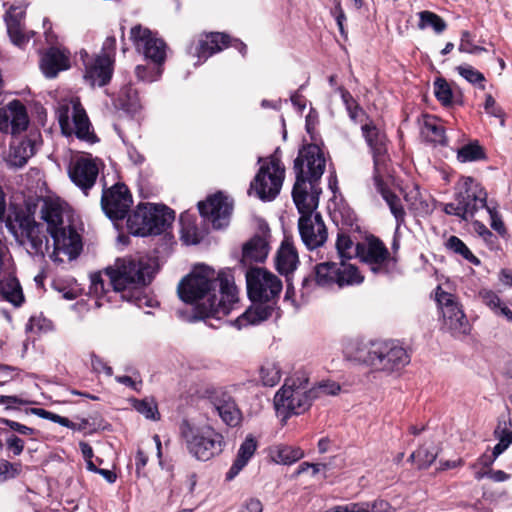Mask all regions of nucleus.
Instances as JSON below:
<instances>
[{"label":"nucleus","mask_w":512,"mask_h":512,"mask_svg":"<svg viewBox=\"0 0 512 512\" xmlns=\"http://www.w3.org/2000/svg\"><path fill=\"white\" fill-rule=\"evenodd\" d=\"M180 299L196 306L201 318L220 320L239 306V291L230 270L216 272L197 264L178 285Z\"/></svg>","instance_id":"1"},{"label":"nucleus","mask_w":512,"mask_h":512,"mask_svg":"<svg viewBox=\"0 0 512 512\" xmlns=\"http://www.w3.org/2000/svg\"><path fill=\"white\" fill-rule=\"evenodd\" d=\"M157 271L156 261L149 257H124L106 269L109 285L123 300L137 307H153L155 300L147 296L145 287L150 284Z\"/></svg>","instance_id":"2"},{"label":"nucleus","mask_w":512,"mask_h":512,"mask_svg":"<svg viewBox=\"0 0 512 512\" xmlns=\"http://www.w3.org/2000/svg\"><path fill=\"white\" fill-rule=\"evenodd\" d=\"M23 233V244L27 252L35 258L42 259L47 255L53 262L62 263L64 257L69 261L74 260L82 250L81 236L71 224L50 233L53 239L52 249L41 224L27 222L23 227Z\"/></svg>","instance_id":"3"},{"label":"nucleus","mask_w":512,"mask_h":512,"mask_svg":"<svg viewBox=\"0 0 512 512\" xmlns=\"http://www.w3.org/2000/svg\"><path fill=\"white\" fill-rule=\"evenodd\" d=\"M247 293L253 305L231 324L237 329L256 325L269 319L274 312L272 301L282 290L281 280L264 268H251L246 273Z\"/></svg>","instance_id":"4"},{"label":"nucleus","mask_w":512,"mask_h":512,"mask_svg":"<svg viewBox=\"0 0 512 512\" xmlns=\"http://www.w3.org/2000/svg\"><path fill=\"white\" fill-rule=\"evenodd\" d=\"M488 195L482 185L470 176H462L455 185L454 202L443 204V211L461 220L475 217L480 209H485L490 217V226L499 235L506 234V227L498 212V205L488 202Z\"/></svg>","instance_id":"5"},{"label":"nucleus","mask_w":512,"mask_h":512,"mask_svg":"<svg viewBox=\"0 0 512 512\" xmlns=\"http://www.w3.org/2000/svg\"><path fill=\"white\" fill-rule=\"evenodd\" d=\"M345 353L349 359L386 375L399 372L410 362L406 349L395 341L357 343Z\"/></svg>","instance_id":"6"},{"label":"nucleus","mask_w":512,"mask_h":512,"mask_svg":"<svg viewBox=\"0 0 512 512\" xmlns=\"http://www.w3.org/2000/svg\"><path fill=\"white\" fill-rule=\"evenodd\" d=\"M179 431L187 451L197 460L208 461L225 447L223 435L208 424H193L184 420Z\"/></svg>","instance_id":"7"},{"label":"nucleus","mask_w":512,"mask_h":512,"mask_svg":"<svg viewBox=\"0 0 512 512\" xmlns=\"http://www.w3.org/2000/svg\"><path fill=\"white\" fill-rule=\"evenodd\" d=\"M305 373H296L288 378L274 396V407L277 416L285 422L291 415L304 413L311 405L314 390L308 387Z\"/></svg>","instance_id":"8"},{"label":"nucleus","mask_w":512,"mask_h":512,"mask_svg":"<svg viewBox=\"0 0 512 512\" xmlns=\"http://www.w3.org/2000/svg\"><path fill=\"white\" fill-rule=\"evenodd\" d=\"M174 216V211L164 205L139 204L128 216L127 227L133 235H158L172 223Z\"/></svg>","instance_id":"9"},{"label":"nucleus","mask_w":512,"mask_h":512,"mask_svg":"<svg viewBox=\"0 0 512 512\" xmlns=\"http://www.w3.org/2000/svg\"><path fill=\"white\" fill-rule=\"evenodd\" d=\"M260 168L250 183L248 193L254 194L262 201L274 200L281 191L285 168L281 163L277 152L268 158H258Z\"/></svg>","instance_id":"10"},{"label":"nucleus","mask_w":512,"mask_h":512,"mask_svg":"<svg viewBox=\"0 0 512 512\" xmlns=\"http://www.w3.org/2000/svg\"><path fill=\"white\" fill-rule=\"evenodd\" d=\"M57 117L64 135H76L81 140L95 142V135L90 129V121L78 98L71 97L60 101L57 107Z\"/></svg>","instance_id":"11"},{"label":"nucleus","mask_w":512,"mask_h":512,"mask_svg":"<svg viewBox=\"0 0 512 512\" xmlns=\"http://www.w3.org/2000/svg\"><path fill=\"white\" fill-rule=\"evenodd\" d=\"M314 272L316 284L322 287L355 285L362 283L364 279L355 265L345 261L319 263Z\"/></svg>","instance_id":"12"},{"label":"nucleus","mask_w":512,"mask_h":512,"mask_svg":"<svg viewBox=\"0 0 512 512\" xmlns=\"http://www.w3.org/2000/svg\"><path fill=\"white\" fill-rule=\"evenodd\" d=\"M229 45L235 47L244 56L247 47L243 42L234 40L230 42L228 35L219 32H211L200 35L197 39L193 40L187 48V52L192 57L198 59L195 63L200 65L204 63L212 55L222 51Z\"/></svg>","instance_id":"13"},{"label":"nucleus","mask_w":512,"mask_h":512,"mask_svg":"<svg viewBox=\"0 0 512 512\" xmlns=\"http://www.w3.org/2000/svg\"><path fill=\"white\" fill-rule=\"evenodd\" d=\"M102 161L91 154L82 153L73 156L68 166L70 180L85 194L95 185Z\"/></svg>","instance_id":"14"},{"label":"nucleus","mask_w":512,"mask_h":512,"mask_svg":"<svg viewBox=\"0 0 512 512\" xmlns=\"http://www.w3.org/2000/svg\"><path fill=\"white\" fill-rule=\"evenodd\" d=\"M136 51L142 54L145 59L153 64L161 66L166 60V43L158 37L156 32L140 24L135 25L130 30L129 35Z\"/></svg>","instance_id":"15"},{"label":"nucleus","mask_w":512,"mask_h":512,"mask_svg":"<svg viewBox=\"0 0 512 512\" xmlns=\"http://www.w3.org/2000/svg\"><path fill=\"white\" fill-rule=\"evenodd\" d=\"M136 51L142 54L145 59L153 64L161 66L166 60V43L158 37L156 32L140 24L135 25L130 30L129 35Z\"/></svg>","instance_id":"16"},{"label":"nucleus","mask_w":512,"mask_h":512,"mask_svg":"<svg viewBox=\"0 0 512 512\" xmlns=\"http://www.w3.org/2000/svg\"><path fill=\"white\" fill-rule=\"evenodd\" d=\"M436 301L441 310L444 328L453 335L467 334L469 323L456 297L438 287L436 290Z\"/></svg>","instance_id":"17"},{"label":"nucleus","mask_w":512,"mask_h":512,"mask_svg":"<svg viewBox=\"0 0 512 512\" xmlns=\"http://www.w3.org/2000/svg\"><path fill=\"white\" fill-rule=\"evenodd\" d=\"M325 162L324 154L318 145L304 146L294 161L296 178L301 177L309 182H318L324 173Z\"/></svg>","instance_id":"18"},{"label":"nucleus","mask_w":512,"mask_h":512,"mask_svg":"<svg viewBox=\"0 0 512 512\" xmlns=\"http://www.w3.org/2000/svg\"><path fill=\"white\" fill-rule=\"evenodd\" d=\"M359 258L376 275L390 274L396 267V260L390 256L385 245L376 238L363 243Z\"/></svg>","instance_id":"19"},{"label":"nucleus","mask_w":512,"mask_h":512,"mask_svg":"<svg viewBox=\"0 0 512 512\" xmlns=\"http://www.w3.org/2000/svg\"><path fill=\"white\" fill-rule=\"evenodd\" d=\"M201 216L210 222L215 229H222L229 225L233 201L222 192L215 193L205 201L198 203Z\"/></svg>","instance_id":"20"},{"label":"nucleus","mask_w":512,"mask_h":512,"mask_svg":"<svg viewBox=\"0 0 512 512\" xmlns=\"http://www.w3.org/2000/svg\"><path fill=\"white\" fill-rule=\"evenodd\" d=\"M131 205L132 196L124 184L117 183L102 193L101 206L111 220L124 219Z\"/></svg>","instance_id":"21"},{"label":"nucleus","mask_w":512,"mask_h":512,"mask_svg":"<svg viewBox=\"0 0 512 512\" xmlns=\"http://www.w3.org/2000/svg\"><path fill=\"white\" fill-rule=\"evenodd\" d=\"M361 130L373 156L374 174H384L389 161L385 133L372 122L362 125Z\"/></svg>","instance_id":"22"},{"label":"nucleus","mask_w":512,"mask_h":512,"mask_svg":"<svg viewBox=\"0 0 512 512\" xmlns=\"http://www.w3.org/2000/svg\"><path fill=\"white\" fill-rule=\"evenodd\" d=\"M40 214L41 219L46 223L49 234L71 224V208L58 197L45 198Z\"/></svg>","instance_id":"23"},{"label":"nucleus","mask_w":512,"mask_h":512,"mask_svg":"<svg viewBox=\"0 0 512 512\" xmlns=\"http://www.w3.org/2000/svg\"><path fill=\"white\" fill-rule=\"evenodd\" d=\"M321 190L316 181H306V179L297 177L293 187V201L301 216L317 214L315 210L318 207L319 194Z\"/></svg>","instance_id":"24"},{"label":"nucleus","mask_w":512,"mask_h":512,"mask_svg":"<svg viewBox=\"0 0 512 512\" xmlns=\"http://www.w3.org/2000/svg\"><path fill=\"white\" fill-rule=\"evenodd\" d=\"M298 229L302 242L310 250L322 246L327 240V229L319 213L300 216Z\"/></svg>","instance_id":"25"},{"label":"nucleus","mask_w":512,"mask_h":512,"mask_svg":"<svg viewBox=\"0 0 512 512\" xmlns=\"http://www.w3.org/2000/svg\"><path fill=\"white\" fill-rule=\"evenodd\" d=\"M25 14L26 6L18 3L12 4L4 15L9 38L15 46L20 48H23L34 34L32 31H26L23 26Z\"/></svg>","instance_id":"26"},{"label":"nucleus","mask_w":512,"mask_h":512,"mask_svg":"<svg viewBox=\"0 0 512 512\" xmlns=\"http://www.w3.org/2000/svg\"><path fill=\"white\" fill-rule=\"evenodd\" d=\"M29 119L25 106L13 100L0 108V131L16 135L26 130Z\"/></svg>","instance_id":"27"},{"label":"nucleus","mask_w":512,"mask_h":512,"mask_svg":"<svg viewBox=\"0 0 512 512\" xmlns=\"http://www.w3.org/2000/svg\"><path fill=\"white\" fill-rule=\"evenodd\" d=\"M41 143L39 132H30L29 135L20 141L11 143L6 162L10 167L21 168L28 159L32 157Z\"/></svg>","instance_id":"28"},{"label":"nucleus","mask_w":512,"mask_h":512,"mask_svg":"<svg viewBox=\"0 0 512 512\" xmlns=\"http://www.w3.org/2000/svg\"><path fill=\"white\" fill-rule=\"evenodd\" d=\"M85 81L91 86H104L112 76L113 59L110 55L103 53L95 58L85 60Z\"/></svg>","instance_id":"29"},{"label":"nucleus","mask_w":512,"mask_h":512,"mask_svg":"<svg viewBox=\"0 0 512 512\" xmlns=\"http://www.w3.org/2000/svg\"><path fill=\"white\" fill-rule=\"evenodd\" d=\"M40 67L48 78H54L60 71L70 67L69 53L57 47L49 48L42 56Z\"/></svg>","instance_id":"30"},{"label":"nucleus","mask_w":512,"mask_h":512,"mask_svg":"<svg viewBox=\"0 0 512 512\" xmlns=\"http://www.w3.org/2000/svg\"><path fill=\"white\" fill-rule=\"evenodd\" d=\"M382 176L383 174H373L374 185L376 190L382 195L383 199L388 205L392 215L396 220V228L399 229L405 221L406 213L400 198L385 187L382 181Z\"/></svg>","instance_id":"31"},{"label":"nucleus","mask_w":512,"mask_h":512,"mask_svg":"<svg viewBox=\"0 0 512 512\" xmlns=\"http://www.w3.org/2000/svg\"><path fill=\"white\" fill-rule=\"evenodd\" d=\"M213 407L222 421L231 427L240 424L242 415L235 401L227 394H222L213 400Z\"/></svg>","instance_id":"32"},{"label":"nucleus","mask_w":512,"mask_h":512,"mask_svg":"<svg viewBox=\"0 0 512 512\" xmlns=\"http://www.w3.org/2000/svg\"><path fill=\"white\" fill-rule=\"evenodd\" d=\"M257 446L256 439L252 435H247L245 440L241 443L236 458L226 474V479L232 480L243 470L255 454Z\"/></svg>","instance_id":"33"},{"label":"nucleus","mask_w":512,"mask_h":512,"mask_svg":"<svg viewBox=\"0 0 512 512\" xmlns=\"http://www.w3.org/2000/svg\"><path fill=\"white\" fill-rule=\"evenodd\" d=\"M0 295L14 306H20L24 301L22 288L10 268L0 276Z\"/></svg>","instance_id":"34"},{"label":"nucleus","mask_w":512,"mask_h":512,"mask_svg":"<svg viewBox=\"0 0 512 512\" xmlns=\"http://www.w3.org/2000/svg\"><path fill=\"white\" fill-rule=\"evenodd\" d=\"M298 263L299 258L295 247L289 239L285 238L276 254V269L279 273L288 275L297 268Z\"/></svg>","instance_id":"35"},{"label":"nucleus","mask_w":512,"mask_h":512,"mask_svg":"<svg viewBox=\"0 0 512 512\" xmlns=\"http://www.w3.org/2000/svg\"><path fill=\"white\" fill-rule=\"evenodd\" d=\"M269 253V244L265 236H255L251 238L244 246L242 252V262L249 264L252 262H262Z\"/></svg>","instance_id":"36"},{"label":"nucleus","mask_w":512,"mask_h":512,"mask_svg":"<svg viewBox=\"0 0 512 512\" xmlns=\"http://www.w3.org/2000/svg\"><path fill=\"white\" fill-rule=\"evenodd\" d=\"M269 456L277 464L291 465L300 460L304 453L298 447L288 445H276L270 448Z\"/></svg>","instance_id":"37"},{"label":"nucleus","mask_w":512,"mask_h":512,"mask_svg":"<svg viewBox=\"0 0 512 512\" xmlns=\"http://www.w3.org/2000/svg\"><path fill=\"white\" fill-rule=\"evenodd\" d=\"M363 243H355L344 232H339L336 240V250L340 261L347 262L354 257H359Z\"/></svg>","instance_id":"38"},{"label":"nucleus","mask_w":512,"mask_h":512,"mask_svg":"<svg viewBox=\"0 0 512 512\" xmlns=\"http://www.w3.org/2000/svg\"><path fill=\"white\" fill-rule=\"evenodd\" d=\"M181 239L187 245H195L200 242L201 235L196 225L195 216L189 212L180 215Z\"/></svg>","instance_id":"39"},{"label":"nucleus","mask_w":512,"mask_h":512,"mask_svg":"<svg viewBox=\"0 0 512 512\" xmlns=\"http://www.w3.org/2000/svg\"><path fill=\"white\" fill-rule=\"evenodd\" d=\"M118 105L128 113L135 114L141 109L140 98L132 86L123 87L118 95Z\"/></svg>","instance_id":"40"},{"label":"nucleus","mask_w":512,"mask_h":512,"mask_svg":"<svg viewBox=\"0 0 512 512\" xmlns=\"http://www.w3.org/2000/svg\"><path fill=\"white\" fill-rule=\"evenodd\" d=\"M446 248L451 252L462 256L465 260L474 265H480V260L471 252L467 245L457 236H450L446 243Z\"/></svg>","instance_id":"41"},{"label":"nucleus","mask_w":512,"mask_h":512,"mask_svg":"<svg viewBox=\"0 0 512 512\" xmlns=\"http://www.w3.org/2000/svg\"><path fill=\"white\" fill-rule=\"evenodd\" d=\"M336 91L340 94L350 119L354 122L362 121V118L365 116V113L363 109L353 99L352 95L341 86L337 87Z\"/></svg>","instance_id":"42"},{"label":"nucleus","mask_w":512,"mask_h":512,"mask_svg":"<svg viewBox=\"0 0 512 512\" xmlns=\"http://www.w3.org/2000/svg\"><path fill=\"white\" fill-rule=\"evenodd\" d=\"M260 377L263 385L273 387L281 379V367L276 362H266L260 369Z\"/></svg>","instance_id":"43"},{"label":"nucleus","mask_w":512,"mask_h":512,"mask_svg":"<svg viewBox=\"0 0 512 512\" xmlns=\"http://www.w3.org/2000/svg\"><path fill=\"white\" fill-rule=\"evenodd\" d=\"M434 95L443 106L453 104V91L444 78H437L433 83Z\"/></svg>","instance_id":"44"},{"label":"nucleus","mask_w":512,"mask_h":512,"mask_svg":"<svg viewBox=\"0 0 512 512\" xmlns=\"http://www.w3.org/2000/svg\"><path fill=\"white\" fill-rule=\"evenodd\" d=\"M457 72L467 82L472 85L478 86L481 89H485V76L483 73L475 69L469 64H462L456 67Z\"/></svg>","instance_id":"45"},{"label":"nucleus","mask_w":512,"mask_h":512,"mask_svg":"<svg viewBox=\"0 0 512 512\" xmlns=\"http://www.w3.org/2000/svg\"><path fill=\"white\" fill-rule=\"evenodd\" d=\"M133 407L138 413L142 414L147 419L154 421L160 419L157 404L155 400L152 398L135 400L133 403Z\"/></svg>","instance_id":"46"},{"label":"nucleus","mask_w":512,"mask_h":512,"mask_svg":"<svg viewBox=\"0 0 512 512\" xmlns=\"http://www.w3.org/2000/svg\"><path fill=\"white\" fill-rule=\"evenodd\" d=\"M422 134L431 142L443 144L445 142L444 129L434 119H427L422 127Z\"/></svg>","instance_id":"47"},{"label":"nucleus","mask_w":512,"mask_h":512,"mask_svg":"<svg viewBox=\"0 0 512 512\" xmlns=\"http://www.w3.org/2000/svg\"><path fill=\"white\" fill-rule=\"evenodd\" d=\"M419 28L424 29L427 26H431L436 33H441L446 29L445 21L437 14L430 11H422L419 13Z\"/></svg>","instance_id":"48"},{"label":"nucleus","mask_w":512,"mask_h":512,"mask_svg":"<svg viewBox=\"0 0 512 512\" xmlns=\"http://www.w3.org/2000/svg\"><path fill=\"white\" fill-rule=\"evenodd\" d=\"M478 298L496 314L502 315V309L508 308L492 290L481 289L478 293Z\"/></svg>","instance_id":"49"},{"label":"nucleus","mask_w":512,"mask_h":512,"mask_svg":"<svg viewBox=\"0 0 512 512\" xmlns=\"http://www.w3.org/2000/svg\"><path fill=\"white\" fill-rule=\"evenodd\" d=\"M484 158L482 148L474 143L464 145L458 150L457 159L462 162H472Z\"/></svg>","instance_id":"50"},{"label":"nucleus","mask_w":512,"mask_h":512,"mask_svg":"<svg viewBox=\"0 0 512 512\" xmlns=\"http://www.w3.org/2000/svg\"><path fill=\"white\" fill-rule=\"evenodd\" d=\"M31 413L42 418V419H46V420H50L54 423H58L61 426H64V427H67V428H70L73 430L79 429L77 427V425L74 422L70 421L68 418L60 416L51 411H48V410H45L42 408H32Z\"/></svg>","instance_id":"51"},{"label":"nucleus","mask_w":512,"mask_h":512,"mask_svg":"<svg viewBox=\"0 0 512 512\" xmlns=\"http://www.w3.org/2000/svg\"><path fill=\"white\" fill-rule=\"evenodd\" d=\"M135 74L138 80L151 83L160 78L162 69L161 66L155 64L153 67L148 65H138L135 68Z\"/></svg>","instance_id":"52"},{"label":"nucleus","mask_w":512,"mask_h":512,"mask_svg":"<svg viewBox=\"0 0 512 512\" xmlns=\"http://www.w3.org/2000/svg\"><path fill=\"white\" fill-rule=\"evenodd\" d=\"M21 471V463H12L8 460L0 459V482L15 478Z\"/></svg>","instance_id":"53"},{"label":"nucleus","mask_w":512,"mask_h":512,"mask_svg":"<svg viewBox=\"0 0 512 512\" xmlns=\"http://www.w3.org/2000/svg\"><path fill=\"white\" fill-rule=\"evenodd\" d=\"M90 292L97 297L96 305L102 306L101 300L106 297L109 291L105 289L104 280L101 275L95 274L91 276Z\"/></svg>","instance_id":"54"},{"label":"nucleus","mask_w":512,"mask_h":512,"mask_svg":"<svg viewBox=\"0 0 512 512\" xmlns=\"http://www.w3.org/2000/svg\"><path fill=\"white\" fill-rule=\"evenodd\" d=\"M437 454L435 447H420L418 449V468L429 467L435 461Z\"/></svg>","instance_id":"55"},{"label":"nucleus","mask_w":512,"mask_h":512,"mask_svg":"<svg viewBox=\"0 0 512 512\" xmlns=\"http://www.w3.org/2000/svg\"><path fill=\"white\" fill-rule=\"evenodd\" d=\"M474 231L487 243V245L494 249L498 245L497 237L482 223L475 221L473 223Z\"/></svg>","instance_id":"56"},{"label":"nucleus","mask_w":512,"mask_h":512,"mask_svg":"<svg viewBox=\"0 0 512 512\" xmlns=\"http://www.w3.org/2000/svg\"><path fill=\"white\" fill-rule=\"evenodd\" d=\"M6 451L13 456H19L25 447L24 441L14 434H10L5 440Z\"/></svg>","instance_id":"57"},{"label":"nucleus","mask_w":512,"mask_h":512,"mask_svg":"<svg viewBox=\"0 0 512 512\" xmlns=\"http://www.w3.org/2000/svg\"><path fill=\"white\" fill-rule=\"evenodd\" d=\"M495 437L498 440L508 439L512 443V423L510 420L502 418L498 421V425L495 429Z\"/></svg>","instance_id":"58"},{"label":"nucleus","mask_w":512,"mask_h":512,"mask_svg":"<svg viewBox=\"0 0 512 512\" xmlns=\"http://www.w3.org/2000/svg\"><path fill=\"white\" fill-rule=\"evenodd\" d=\"M327 512H369L368 502L348 503L335 506Z\"/></svg>","instance_id":"59"},{"label":"nucleus","mask_w":512,"mask_h":512,"mask_svg":"<svg viewBox=\"0 0 512 512\" xmlns=\"http://www.w3.org/2000/svg\"><path fill=\"white\" fill-rule=\"evenodd\" d=\"M313 390L315 392L314 398L318 394L336 395L340 391V385L334 381H323Z\"/></svg>","instance_id":"60"},{"label":"nucleus","mask_w":512,"mask_h":512,"mask_svg":"<svg viewBox=\"0 0 512 512\" xmlns=\"http://www.w3.org/2000/svg\"><path fill=\"white\" fill-rule=\"evenodd\" d=\"M0 423L8 426L10 429L21 435H32L35 432L33 428L10 419L1 418Z\"/></svg>","instance_id":"61"},{"label":"nucleus","mask_w":512,"mask_h":512,"mask_svg":"<svg viewBox=\"0 0 512 512\" xmlns=\"http://www.w3.org/2000/svg\"><path fill=\"white\" fill-rule=\"evenodd\" d=\"M484 108L488 114L501 118L500 124L501 126H504L505 121L502 118V111L499 107H497L496 101L491 95L486 96Z\"/></svg>","instance_id":"62"},{"label":"nucleus","mask_w":512,"mask_h":512,"mask_svg":"<svg viewBox=\"0 0 512 512\" xmlns=\"http://www.w3.org/2000/svg\"><path fill=\"white\" fill-rule=\"evenodd\" d=\"M91 366L93 370L97 373L103 372L107 376H112L113 374L112 368L98 356L93 355L91 357Z\"/></svg>","instance_id":"63"},{"label":"nucleus","mask_w":512,"mask_h":512,"mask_svg":"<svg viewBox=\"0 0 512 512\" xmlns=\"http://www.w3.org/2000/svg\"><path fill=\"white\" fill-rule=\"evenodd\" d=\"M419 195L418 190L415 191V200L411 203V208L416 211L418 214L424 215L428 214L432 211V208L430 207L429 203L425 200L418 199L417 196Z\"/></svg>","instance_id":"64"}]
</instances>
